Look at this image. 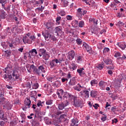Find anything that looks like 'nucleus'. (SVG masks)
I'll return each mask as SVG.
<instances>
[{"instance_id": "f257e3e1", "label": "nucleus", "mask_w": 126, "mask_h": 126, "mask_svg": "<svg viewBox=\"0 0 126 126\" xmlns=\"http://www.w3.org/2000/svg\"><path fill=\"white\" fill-rule=\"evenodd\" d=\"M30 68H32L33 69V72L34 73H36V74H40L41 72H43V73H45V65H41L39 66H38V68H37L34 64H32L30 66Z\"/></svg>"}, {"instance_id": "f03ea898", "label": "nucleus", "mask_w": 126, "mask_h": 126, "mask_svg": "<svg viewBox=\"0 0 126 126\" xmlns=\"http://www.w3.org/2000/svg\"><path fill=\"white\" fill-rule=\"evenodd\" d=\"M69 105V102L67 100H65L63 102H61V103L59 104L58 109L60 110H63L66 106H68Z\"/></svg>"}, {"instance_id": "7ed1b4c3", "label": "nucleus", "mask_w": 126, "mask_h": 126, "mask_svg": "<svg viewBox=\"0 0 126 126\" xmlns=\"http://www.w3.org/2000/svg\"><path fill=\"white\" fill-rule=\"evenodd\" d=\"M23 41L25 44H31L33 42L31 37H27V36H23Z\"/></svg>"}, {"instance_id": "20e7f679", "label": "nucleus", "mask_w": 126, "mask_h": 126, "mask_svg": "<svg viewBox=\"0 0 126 126\" xmlns=\"http://www.w3.org/2000/svg\"><path fill=\"white\" fill-rule=\"evenodd\" d=\"M74 106L77 107H82V101H81L79 99H75L74 100Z\"/></svg>"}, {"instance_id": "39448f33", "label": "nucleus", "mask_w": 126, "mask_h": 126, "mask_svg": "<svg viewBox=\"0 0 126 126\" xmlns=\"http://www.w3.org/2000/svg\"><path fill=\"white\" fill-rule=\"evenodd\" d=\"M75 56V53H74V51L72 50L70 52H69L68 55L67 56V58L71 61L73 59H74V57Z\"/></svg>"}, {"instance_id": "423d86ee", "label": "nucleus", "mask_w": 126, "mask_h": 126, "mask_svg": "<svg viewBox=\"0 0 126 126\" xmlns=\"http://www.w3.org/2000/svg\"><path fill=\"white\" fill-rule=\"evenodd\" d=\"M103 61L107 65H110L113 63V60L109 58H103Z\"/></svg>"}, {"instance_id": "0eeeda50", "label": "nucleus", "mask_w": 126, "mask_h": 126, "mask_svg": "<svg viewBox=\"0 0 126 126\" xmlns=\"http://www.w3.org/2000/svg\"><path fill=\"white\" fill-rule=\"evenodd\" d=\"M107 84V83H106L105 81H100L99 83H98V85L99 87H100V89L101 90H105V86Z\"/></svg>"}, {"instance_id": "6e6552de", "label": "nucleus", "mask_w": 126, "mask_h": 126, "mask_svg": "<svg viewBox=\"0 0 126 126\" xmlns=\"http://www.w3.org/2000/svg\"><path fill=\"white\" fill-rule=\"evenodd\" d=\"M78 119L77 118H74L71 120V123L70 124V126H78L77 123H78Z\"/></svg>"}, {"instance_id": "1a4fd4ad", "label": "nucleus", "mask_w": 126, "mask_h": 126, "mask_svg": "<svg viewBox=\"0 0 126 126\" xmlns=\"http://www.w3.org/2000/svg\"><path fill=\"white\" fill-rule=\"evenodd\" d=\"M12 75L14 79H18L19 78V73L16 70H14L13 71Z\"/></svg>"}, {"instance_id": "9d476101", "label": "nucleus", "mask_w": 126, "mask_h": 126, "mask_svg": "<svg viewBox=\"0 0 126 126\" xmlns=\"http://www.w3.org/2000/svg\"><path fill=\"white\" fill-rule=\"evenodd\" d=\"M62 29H63L62 28V27H61V26H59V27L55 28V29L54 30L55 33H56L57 34L58 36H59V34H61V33H62Z\"/></svg>"}, {"instance_id": "9b49d317", "label": "nucleus", "mask_w": 126, "mask_h": 126, "mask_svg": "<svg viewBox=\"0 0 126 126\" xmlns=\"http://www.w3.org/2000/svg\"><path fill=\"white\" fill-rule=\"evenodd\" d=\"M83 48L84 50H86L87 52H90L91 51V47L88 45L86 43H84L83 44Z\"/></svg>"}, {"instance_id": "f8f14e48", "label": "nucleus", "mask_w": 126, "mask_h": 126, "mask_svg": "<svg viewBox=\"0 0 126 126\" xmlns=\"http://www.w3.org/2000/svg\"><path fill=\"white\" fill-rule=\"evenodd\" d=\"M4 95L2 93L0 94V103H2V104L5 103L6 102L5 100L6 99L4 98Z\"/></svg>"}, {"instance_id": "ddd939ff", "label": "nucleus", "mask_w": 126, "mask_h": 126, "mask_svg": "<svg viewBox=\"0 0 126 126\" xmlns=\"http://www.w3.org/2000/svg\"><path fill=\"white\" fill-rule=\"evenodd\" d=\"M47 50H46L44 48H41L38 50V55L39 57H42L46 52Z\"/></svg>"}, {"instance_id": "4468645a", "label": "nucleus", "mask_w": 126, "mask_h": 126, "mask_svg": "<svg viewBox=\"0 0 126 126\" xmlns=\"http://www.w3.org/2000/svg\"><path fill=\"white\" fill-rule=\"evenodd\" d=\"M42 35L43 36V37H44L46 41H49V40H50L51 34L49 32H47L46 33L42 32Z\"/></svg>"}, {"instance_id": "2eb2a0df", "label": "nucleus", "mask_w": 126, "mask_h": 126, "mask_svg": "<svg viewBox=\"0 0 126 126\" xmlns=\"http://www.w3.org/2000/svg\"><path fill=\"white\" fill-rule=\"evenodd\" d=\"M77 83L75 80V78H73L70 80V81L69 82V85H70V86H73V85H75Z\"/></svg>"}, {"instance_id": "dca6fc26", "label": "nucleus", "mask_w": 126, "mask_h": 126, "mask_svg": "<svg viewBox=\"0 0 126 126\" xmlns=\"http://www.w3.org/2000/svg\"><path fill=\"white\" fill-rule=\"evenodd\" d=\"M5 16H6V14H5V12L4 10H0V17L2 19H4L5 18Z\"/></svg>"}, {"instance_id": "f3484780", "label": "nucleus", "mask_w": 126, "mask_h": 126, "mask_svg": "<svg viewBox=\"0 0 126 126\" xmlns=\"http://www.w3.org/2000/svg\"><path fill=\"white\" fill-rule=\"evenodd\" d=\"M77 12L78 13L81 14V15H84V14H86L87 11L79 8V9H78Z\"/></svg>"}, {"instance_id": "a211bd4d", "label": "nucleus", "mask_w": 126, "mask_h": 126, "mask_svg": "<svg viewBox=\"0 0 126 126\" xmlns=\"http://www.w3.org/2000/svg\"><path fill=\"white\" fill-rule=\"evenodd\" d=\"M43 59L45 61H48L50 58V54L47 51L42 55Z\"/></svg>"}, {"instance_id": "6ab92c4d", "label": "nucleus", "mask_w": 126, "mask_h": 126, "mask_svg": "<svg viewBox=\"0 0 126 126\" xmlns=\"http://www.w3.org/2000/svg\"><path fill=\"white\" fill-rule=\"evenodd\" d=\"M24 37H27L31 38V40H33V42H34L35 40L36 39V37H35V36L31 35V33H28V34H26V36H25Z\"/></svg>"}, {"instance_id": "aec40b11", "label": "nucleus", "mask_w": 126, "mask_h": 126, "mask_svg": "<svg viewBox=\"0 0 126 126\" xmlns=\"http://www.w3.org/2000/svg\"><path fill=\"white\" fill-rule=\"evenodd\" d=\"M25 104L26 106H28V108L29 109L30 108V105H31V100L29 98H27L25 100Z\"/></svg>"}, {"instance_id": "412c9836", "label": "nucleus", "mask_w": 126, "mask_h": 126, "mask_svg": "<svg viewBox=\"0 0 126 126\" xmlns=\"http://www.w3.org/2000/svg\"><path fill=\"white\" fill-rule=\"evenodd\" d=\"M50 65L51 66V68H53L57 65V63H56V59L53 60L52 61H50Z\"/></svg>"}, {"instance_id": "4be33fe9", "label": "nucleus", "mask_w": 126, "mask_h": 126, "mask_svg": "<svg viewBox=\"0 0 126 126\" xmlns=\"http://www.w3.org/2000/svg\"><path fill=\"white\" fill-rule=\"evenodd\" d=\"M4 107H5L8 109V110H11V108L12 107V105L9 102H5V105Z\"/></svg>"}, {"instance_id": "5701e85b", "label": "nucleus", "mask_w": 126, "mask_h": 126, "mask_svg": "<svg viewBox=\"0 0 126 126\" xmlns=\"http://www.w3.org/2000/svg\"><path fill=\"white\" fill-rule=\"evenodd\" d=\"M4 53H5L4 56L6 58H9V57L11 56V51L10 50L5 51Z\"/></svg>"}, {"instance_id": "b1692460", "label": "nucleus", "mask_w": 126, "mask_h": 126, "mask_svg": "<svg viewBox=\"0 0 126 126\" xmlns=\"http://www.w3.org/2000/svg\"><path fill=\"white\" fill-rule=\"evenodd\" d=\"M96 94H97V91H93V90L91 91V96L93 98H95V97H96Z\"/></svg>"}, {"instance_id": "393cba45", "label": "nucleus", "mask_w": 126, "mask_h": 126, "mask_svg": "<svg viewBox=\"0 0 126 126\" xmlns=\"http://www.w3.org/2000/svg\"><path fill=\"white\" fill-rule=\"evenodd\" d=\"M77 72H78V73H79L80 75L85 74V73L84 72V71H82V70L81 69V68L77 69Z\"/></svg>"}, {"instance_id": "a878e982", "label": "nucleus", "mask_w": 126, "mask_h": 126, "mask_svg": "<svg viewBox=\"0 0 126 126\" xmlns=\"http://www.w3.org/2000/svg\"><path fill=\"white\" fill-rule=\"evenodd\" d=\"M3 78L4 79H7V78H8L9 79H11V78H12V76L11 75V74H4L3 75Z\"/></svg>"}, {"instance_id": "bb28decb", "label": "nucleus", "mask_w": 126, "mask_h": 126, "mask_svg": "<svg viewBox=\"0 0 126 126\" xmlns=\"http://www.w3.org/2000/svg\"><path fill=\"white\" fill-rule=\"evenodd\" d=\"M119 47L121 48L122 50H125V49H126V43L123 42L120 44V45H119Z\"/></svg>"}, {"instance_id": "cd10ccee", "label": "nucleus", "mask_w": 126, "mask_h": 126, "mask_svg": "<svg viewBox=\"0 0 126 126\" xmlns=\"http://www.w3.org/2000/svg\"><path fill=\"white\" fill-rule=\"evenodd\" d=\"M70 68L71 70H75V69H76V68H77V66H76V65H75L74 63H72L71 65L70 66Z\"/></svg>"}, {"instance_id": "c85d7f7f", "label": "nucleus", "mask_w": 126, "mask_h": 126, "mask_svg": "<svg viewBox=\"0 0 126 126\" xmlns=\"http://www.w3.org/2000/svg\"><path fill=\"white\" fill-rule=\"evenodd\" d=\"M91 84L92 86H94L96 84H98V81L95 79L91 81Z\"/></svg>"}, {"instance_id": "c756f323", "label": "nucleus", "mask_w": 126, "mask_h": 126, "mask_svg": "<svg viewBox=\"0 0 126 126\" xmlns=\"http://www.w3.org/2000/svg\"><path fill=\"white\" fill-rule=\"evenodd\" d=\"M54 85L56 87H60V86L61 85V81H55V83H54Z\"/></svg>"}, {"instance_id": "7c9ffc66", "label": "nucleus", "mask_w": 126, "mask_h": 126, "mask_svg": "<svg viewBox=\"0 0 126 126\" xmlns=\"http://www.w3.org/2000/svg\"><path fill=\"white\" fill-rule=\"evenodd\" d=\"M104 63H102L101 64H99L96 67L98 68V69L101 70L102 68H104Z\"/></svg>"}, {"instance_id": "2f4dec72", "label": "nucleus", "mask_w": 126, "mask_h": 126, "mask_svg": "<svg viewBox=\"0 0 126 126\" xmlns=\"http://www.w3.org/2000/svg\"><path fill=\"white\" fill-rule=\"evenodd\" d=\"M107 69L114 70L115 69V65L114 63H112L111 65L107 67Z\"/></svg>"}, {"instance_id": "473e14b6", "label": "nucleus", "mask_w": 126, "mask_h": 126, "mask_svg": "<svg viewBox=\"0 0 126 126\" xmlns=\"http://www.w3.org/2000/svg\"><path fill=\"white\" fill-rule=\"evenodd\" d=\"M62 1L63 2V7H65L68 5V2L66 0H62Z\"/></svg>"}, {"instance_id": "72a5a7b5", "label": "nucleus", "mask_w": 126, "mask_h": 126, "mask_svg": "<svg viewBox=\"0 0 126 126\" xmlns=\"http://www.w3.org/2000/svg\"><path fill=\"white\" fill-rule=\"evenodd\" d=\"M39 88V84L38 83H36L32 85L33 89H38Z\"/></svg>"}, {"instance_id": "f704fd0d", "label": "nucleus", "mask_w": 126, "mask_h": 126, "mask_svg": "<svg viewBox=\"0 0 126 126\" xmlns=\"http://www.w3.org/2000/svg\"><path fill=\"white\" fill-rule=\"evenodd\" d=\"M83 93H85V94L86 95V98H89V91L87 90H84Z\"/></svg>"}, {"instance_id": "c9c22d12", "label": "nucleus", "mask_w": 126, "mask_h": 126, "mask_svg": "<svg viewBox=\"0 0 126 126\" xmlns=\"http://www.w3.org/2000/svg\"><path fill=\"white\" fill-rule=\"evenodd\" d=\"M76 42L78 45H81V44H82V40L80 38H77Z\"/></svg>"}, {"instance_id": "e433bc0d", "label": "nucleus", "mask_w": 126, "mask_h": 126, "mask_svg": "<svg viewBox=\"0 0 126 126\" xmlns=\"http://www.w3.org/2000/svg\"><path fill=\"white\" fill-rule=\"evenodd\" d=\"M73 88L74 89V90H76V91H81V89H80V88H79L78 85L73 87Z\"/></svg>"}, {"instance_id": "4c0bfd02", "label": "nucleus", "mask_w": 126, "mask_h": 126, "mask_svg": "<svg viewBox=\"0 0 126 126\" xmlns=\"http://www.w3.org/2000/svg\"><path fill=\"white\" fill-rule=\"evenodd\" d=\"M83 26H84V22L83 21H81L79 23V27L82 28Z\"/></svg>"}, {"instance_id": "58836bf2", "label": "nucleus", "mask_w": 126, "mask_h": 126, "mask_svg": "<svg viewBox=\"0 0 126 126\" xmlns=\"http://www.w3.org/2000/svg\"><path fill=\"white\" fill-rule=\"evenodd\" d=\"M44 2V0H39V1H36L35 4H43Z\"/></svg>"}, {"instance_id": "ea45409f", "label": "nucleus", "mask_w": 126, "mask_h": 126, "mask_svg": "<svg viewBox=\"0 0 126 126\" xmlns=\"http://www.w3.org/2000/svg\"><path fill=\"white\" fill-rule=\"evenodd\" d=\"M65 96L67 99H70L71 98V94H68L67 93H65Z\"/></svg>"}, {"instance_id": "a19ab883", "label": "nucleus", "mask_w": 126, "mask_h": 126, "mask_svg": "<svg viewBox=\"0 0 126 126\" xmlns=\"http://www.w3.org/2000/svg\"><path fill=\"white\" fill-rule=\"evenodd\" d=\"M56 94L58 95L59 99H60V100L62 101V100H63V95L60 94V93H58V92H57Z\"/></svg>"}, {"instance_id": "79ce46f5", "label": "nucleus", "mask_w": 126, "mask_h": 126, "mask_svg": "<svg viewBox=\"0 0 126 126\" xmlns=\"http://www.w3.org/2000/svg\"><path fill=\"white\" fill-rule=\"evenodd\" d=\"M43 103H44V102H41V100H38L37 104V107H40V106H41V107H43Z\"/></svg>"}, {"instance_id": "37998d69", "label": "nucleus", "mask_w": 126, "mask_h": 126, "mask_svg": "<svg viewBox=\"0 0 126 126\" xmlns=\"http://www.w3.org/2000/svg\"><path fill=\"white\" fill-rule=\"evenodd\" d=\"M57 92L61 95H63V90L60 89L57 90Z\"/></svg>"}, {"instance_id": "c03bdc74", "label": "nucleus", "mask_w": 126, "mask_h": 126, "mask_svg": "<svg viewBox=\"0 0 126 126\" xmlns=\"http://www.w3.org/2000/svg\"><path fill=\"white\" fill-rule=\"evenodd\" d=\"M59 14H60L61 16H64V15H65V12L63 10H61L59 13Z\"/></svg>"}, {"instance_id": "a18cd8bd", "label": "nucleus", "mask_w": 126, "mask_h": 126, "mask_svg": "<svg viewBox=\"0 0 126 126\" xmlns=\"http://www.w3.org/2000/svg\"><path fill=\"white\" fill-rule=\"evenodd\" d=\"M83 1H84L86 4H89L91 3V0H83Z\"/></svg>"}, {"instance_id": "49530a36", "label": "nucleus", "mask_w": 126, "mask_h": 126, "mask_svg": "<svg viewBox=\"0 0 126 126\" xmlns=\"http://www.w3.org/2000/svg\"><path fill=\"white\" fill-rule=\"evenodd\" d=\"M97 48H98V49H99L100 50H102V49H103V44H102L101 43H99L97 45Z\"/></svg>"}, {"instance_id": "de8ad7c7", "label": "nucleus", "mask_w": 126, "mask_h": 126, "mask_svg": "<svg viewBox=\"0 0 126 126\" xmlns=\"http://www.w3.org/2000/svg\"><path fill=\"white\" fill-rule=\"evenodd\" d=\"M24 60H27V56H30V54H29L28 53H25L24 54Z\"/></svg>"}, {"instance_id": "09e8293b", "label": "nucleus", "mask_w": 126, "mask_h": 126, "mask_svg": "<svg viewBox=\"0 0 126 126\" xmlns=\"http://www.w3.org/2000/svg\"><path fill=\"white\" fill-rule=\"evenodd\" d=\"M50 39H51V40H53L54 42L57 41V38H56L55 36L53 35H50Z\"/></svg>"}, {"instance_id": "8fccbe9b", "label": "nucleus", "mask_w": 126, "mask_h": 126, "mask_svg": "<svg viewBox=\"0 0 126 126\" xmlns=\"http://www.w3.org/2000/svg\"><path fill=\"white\" fill-rule=\"evenodd\" d=\"M51 104H53L52 100H48L46 101V105H51Z\"/></svg>"}, {"instance_id": "3c124183", "label": "nucleus", "mask_w": 126, "mask_h": 126, "mask_svg": "<svg viewBox=\"0 0 126 126\" xmlns=\"http://www.w3.org/2000/svg\"><path fill=\"white\" fill-rule=\"evenodd\" d=\"M56 60V63H61L62 62H63V60L61 59H55Z\"/></svg>"}, {"instance_id": "603ef678", "label": "nucleus", "mask_w": 126, "mask_h": 126, "mask_svg": "<svg viewBox=\"0 0 126 126\" xmlns=\"http://www.w3.org/2000/svg\"><path fill=\"white\" fill-rule=\"evenodd\" d=\"M61 19H62V17H57L56 18V22H57L58 24H60V20H61Z\"/></svg>"}, {"instance_id": "864d4df0", "label": "nucleus", "mask_w": 126, "mask_h": 126, "mask_svg": "<svg viewBox=\"0 0 126 126\" xmlns=\"http://www.w3.org/2000/svg\"><path fill=\"white\" fill-rule=\"evenodd\" d=\"M115 58H118V57H121V53L120 52H116L114 55Z\"/></svg>"}, {"instance_id": "5fc2aeb1", "label": "nucleus", "mask_w": 126, "mask_h": 126, "mask_svg": "<svg viewBox=\"0 0 126 126\" xmlns=\"http://www.w3.org/2000/svg\"><path fill=\"white\" fill-rule=\"evenodd\" d=\"M6 32L7 34H10V28L7 27V28L6 29Z\"/></svg>"}, {"instance_id": "6e6d98bb", "label": "nucleus", "mask_w": 126, "mask_h": 126, "mask_svg": "<svg viewBox=\"0 0 126 126\" xmlns=\"http://www.w3.org/2000/svg\"><path fill=\"white\" fill-rule=\"evenodd\" d=\"M67 20H72V16L68 15L66 17Z\"/></svg>"}, {"instance_id": "4d7b16f0", "label": "nucleus", "mask_w": 126, "mask_h": 126, "mask_svg": "<svg viewBox=\"0 0 126 126\" xmlns=\"http://www.w3.org/2000/svg\"><path fill=\"white\" fill-rule=\"evenodd\" d=\"M9 69H10V67H7L5 68V70H4V71H5V73H8V71L9 70Z\"/></svg>"}, {"instance_id": "13d9d810", "label": "nucleus", "mask_w": 126, "mask_h": 126, "mask_svg": "<svg viewBox=\"0 0 126 126\" xmlns=\"http://www.w3.org/2000/svg\"><path fill=\"white\" fill-rule=\"evenodd\" d=\"M112 122L113 124H114V123L117 124V123H118V119L115 118L113 120H112Z\"/></svg>"}, {"instance_id": "bf43d9fd", "label": "nucleus", "mask_w": 126, "mask_h": 126, "mask_svg": "<svg viewBox=\"0 0 126 126\" xmlns=\"http://www.w3.org/2000/svg\"><path fill=\"white\" fill-rule=\"evenodd\" d=\"M107 119V116L106 115H104V117H102L101 118V120L102 122H105L106 121V119Z\"/></svg>"}, {"instance_id": "052dcab7", "label": "nucleus", "mask_w": 126, "mask_h": 126, "mask_svg": "<svg viewBox=\"0 0 126 126\" xmlns=\"http://www.w3.org/2000/svg\"><path fill=\"white\" fill-rule=\"evenodd\" d=\"M45 26L47 29H50L51 28V25L49 23H46Z\"/></svg>"}, {"instance_id": "680f3d73", "label": "nucleus", "mask_w": 126, "mask_h": 126, "mask_svg": "<svg viewBox=\"0 0 126 126\" xmlns=\"http://www.w3.org/2000/svg\"><path fill=\"white\" fill-rule=\"evenodd\" d=\"M107 73H108V74H109V75H113V71L111 69L108 70V71H107Z\"/></svg>"}, {"instance_id": "e2e57ef3", "label": "nucleus", "mask_w": 126, "mask_h": 126, "mask_svg": "<svg viewBox=\"0 0 126 126\" xmlns=\"http://www.w3.org/2000/svg\"><path fill=\"white\" fill-rule=\"evenodd\" d=\"M7 45H9V47H10L11 48H13V44H12V43H10V42H7Z\"/></svg>"}, {"instance_id": "0e129e2a", "label": "nucleus", "mask_w": 126, "mask_h": 126, "mask_svg": "<svg viewBox=\"0 0 126 126\" xmlns=\"http://www.w3.org/2000/svg\"><path fill=\"white\" fill-rule=\"evenodd\" d=\"M93 107H94V109H95V110H97V109H98L97 107H99V105L97 103H95L94 105H93Z\"/></svg>"}, {"instance_id": "69168bd1", "label": "nucleus", "mask_w": 126, "mask_h": 126, "mask_svg": "<svg viewBox=\"0 0 126 126\" xmlns=\"http://www.w3.org/2000/svg\"><path fill=\"white\" fill-rule=\"evenodd\" d=\"M66 115L65 114H62L61 115L60 117V120H62L63 119H64V117H66Z\"/></svg>"}, {"instance_id": "338daca9", "label": "nucleus", "mask_w": 126, "mask_h": 126, "mask_svg": "<svg viewBox=\"0 0 126 126\" xmlns=\"http://www.w3.org/2000/svg\"><path fill=\"white\" fill-rule=\"evenodd\" d=\"M94 4H95V2H94V1L91 0V3L89 4V5H91L92 6H93Z\"/></svg>"}, {"instance_id": "774afa93", "label": "nucleus", "mask_w": 126, "mask_h": 126, "mask_svg": "<svg viewBox=\"0 0 126 126\" xmlns=\"http://www.w3.org/2000/svg\"><path fill=\"white\" fill-rule=\"evenodd\" d=\"M33 125L35 126H39V125H40V123H39V122H34L33 123Z\"/></svg>"}]
</instances>
